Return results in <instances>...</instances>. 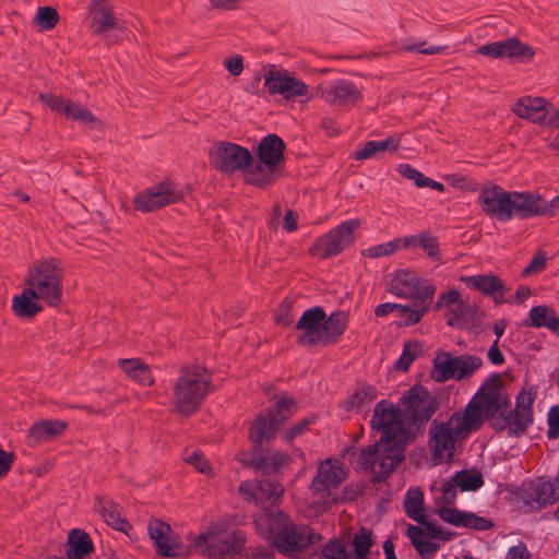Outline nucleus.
Here are the masks:
<instances>
[{"instance_id": "nucleus-15", "label": "nucleus", "mask_w": 559, "mask_h": 559, "mask_svg": "<svg viewBox=\"0 0 559 559\" xmlns=\"http://www.w3.org/2000/svg\"><path fill=\"white\" fill-rule=\"evenodd\" d=\"M182 197V192L177 190L173 182H159L136 193L133 198V207L143 213L154 212L177 203Z\"/></svg>"}, {"instance_id": "nucleus-19", "label": "nucleus", "mask_w": 559, "mask_h": 559, "mask_svg": "<svg viewBox=\"0 0 559 559\" xmlns=\"http://www.w3.org/2000/svg\"><path fill=\"white\" fill-rule=\"evenodd\" d=\"M461 281L467 287L480 292L485 296L491 297L496 305L511 302L509 299H504L502 295L508 290L506 283L492 273L462 276Z\"/></svg>"}, {"instance_id": "nucleus-64", "label": "nucleus", "mask_w": 559, "mask_h": 559, "mask_svg": "<svg viewBox=\"0 0 559 559\" xmlns=\"http://www.w3.org/2000/svg\"><path fill=\"white\" fill-rule=\"evenodd\" d=\"M293 321L292 302L288 299H284L276 313L275 323L286 328L292 325Z\"/></svg>"}, {"instance_id": "nucleus-33", "label": "nucleus", "mask_w": 559, "mask_h": 559, "mask_svg": "<svg viewBox=\"0 0 559 559\" xmlns=\"http://www.w3.org/2000/svg\"><path fill=\"white\" fill-rule=\"evenodd\" d=\"M119 367L133 380L143 386H151L154 378L148 365L140 358L119 359Z\"/></svg>"}, {"instance_id": "nucleus-18", "label": "nucleus", "mask_w": 559, "mask_h": 559, "mask_svg": "<svg viewBox=\"0 0 559 559\" xmlns=\"http://www.w3.org/2000/svg\"><path fill=\"white\" fill-rule=\"evenodd\" d=\"M542 216L550 218L548 201L540 193L514 191V217L528 219Z\"/></svg>"}, {"instance_id": "nucleus-58", "label": "nucleus", "mask_w": 559, "mask_h": 559, "mask_svg": "<svg viewBox=\"0 0 559 559\" xmlns=\"http://www.w3.org/2000/svg\"><path fill=\"white\" fill-rule=\"evenodd\" d=\"M439 518L448 524L459 527L463 510L450 508V506H441L436 510Z\"/></svg>"}, {"instance_id": "nucleus-52", "label": "nucleus", "mask_w": 559, "mask_h": 559, "mask_svg": "<svg viewBox=\"0 0 559 559\" xmlns=\"http://www.w3.org/2000/svg\"><path fill=\"white\" fill-rule=\"evenodd\" d=\"M519 500L523 501L526 506L535 509L533 503L538 506V493H536L535 485L533 481L525 484L523 483L512 492Z\"/></svg>"}, {"instance_id": "nucleus-53", "label": "nucleus", "mask_w": 559, "mask_h": 559, "mask_svg": "<svg viewBox=\"0 0 559 559\" xmlns=\"http://www.w3.org/2000/svg\"><path fill=\"white\" fill-rule=\"evenodd\" d=\"M394 456L390 460L388 469L380 471L372 475L370 483L373 485L381 484L396 469V467L405 460V454L401 450L394 451Z\"/></svg>"}, {"instance_id": "nucleus-28", "label": "nucleus", "mask_w": 559, "mask_h": 559, "mask_svg": "<svg viewBox=\"0 0 559 559\" xmlns=\"http://www.w3.org/2000/svg\"><path fill=\"white\" fill-rule=\"evenodd\" d=\"M522 326L546 328L559 335V317L554 308L538 305L531 308L528 317L521 323Z\"/></svg>"}, {"instance_id": "nucleus-50", "label": "nucleus", "mask_w": 559, "mask_h": 559, "mask_svg": "<svg viewBox=\"0 0 559 559\" xmlns=\"http://www.w3.org/2000/svg\"><path fill=\"white\" fill-rule=\"evenodd\" d=\"M400 243L401 239L396 238L386 243L377 245L366 250H362L361 253L362 255L372 259L391 255L399 249Z\"/></svg>"}, {"instance_id": "nucleus-12", "label": "nucleus", "mask_w": 559, "mask_h": 559, "mask_svg": "<svg viewBox=\"0 0 559 559\" xmlns=\"http://www.w3.org/2000/svg\"><path fill=\"white\" fill-rule=\"evenodd\" d=\"M323 536L308 525L298 527L295 523L273 540V546L280 554L289 559L301 558V552L320 543Z\"/></svg>"}, {"instance_id": "nucleus-36", "label": "nucleus", "mask_w": 559, "mask_h": 559, "mask_svg": "<svg viewBox=\"0 0 559 559\" xmlns=\"http://www.w3.org/2000/svg\"><path fill=\"white\" fill-rule=\"evenodd\" d=\"M425 496L420 488H411L407 490L404 499V510L406 515L418 525L425 523L428 516L425 513Z\"/></svg>"}, {"instance_id": "nucleus-16", "label": "nucleus", "mask_w": 559, "mask_h": 559, "mask_svg": "<svg viewBox=\"0 0 559 559\" xmlns=\"http://www.w3.org/2000/svg\"><path fill=\"white\" fill-rule=\"evenodd\" d=\"M246 536L242 531L236 530L225 537L214 536L209 542L205 534H200L194 542L195 547L206 545V554L209 557L225 559L227 556L239 555L245 546Z\"/></svg>"}, {"instance_id": "nucleus-17", "label": "nucleus", "mask_w": 559, "mask_h": 559, "mask_svg": "<svg viewBox=\"0 0 559 559\" xmlns=\"http://www.w3.org/2000/svg\"><path fill=\"white\" fill-rule=\"evenodd\" d=\"M264 86L270 95L280 94L285 99L306 96L309 92L306 83L300 79L289 75L287 71L270 70L264 74Z\"/></svg>"}, {"instance_id": "nucleus-42", "label": "nucleus", "mask_w": 559, "mask_h": 559, "mask_svg": "<svg viewBox=\"0 0 559 559\" xmlns=\"http://www.w3.org/2000/svg\"><path fill=\"white\" fill-rule=\"evenodd\" d=\"M191 551V545H185L179 535H171L157 555L162 558H188Z\"/></svg>"}, {"instance_id": "nucleus-6", "label": "nucleus", "mask_w": 559, "mask_h": 559, "mask_svg": "<svg viewBox=\"0 0 559 559\" xmlns=\"http://www.w3.org/2000/svg\"><path fill=\"white\" fill-rule=\"evenodd\" d=\"M480 427L464 412H453L448 421L433 419L429 427L428 444L435 459H441L444 451L449 456L455 451V442L466 439Z\"/></svg>"}, {"instance_id": "nucleus-46", "label": "nucleus", "mask_w": 559, "mask_h": 559, "mask_svg": "<svg viewBox=\"0 0 559 559\" xmlns=\"http://www.w3.org/2000/svg\"><path fill=\"white\" fill-rule=\"evenodd\" d=\"M417 246L420 247L431 260H441L438 239L437 237L431 236L430 233H421L418 235Z\"/></svg>"}, {"instance_id": "nucleus-9", "label": "nucleus", "mask_w": 559, "mask_h": 559, "mask_svg": "<svg viewBox=\"0 0 559 559\" xmlns=\"http://www.w3.org/2000/svg\"><path fill=\"white\" fill-rule=\"evenodd\" d=\"M211 166L225 175H233L237 171L246 174L253 167V155L251 152L237 143L229 141H217L209 151Z\"/></svg>"}, {"instance_id": "nucleus-60", "label": "nucleus", "mask_w": 559, "mask_h": 559, "mask_svg": "<svg viewBox=\"0 0 559 559\" xmlns=\"http://www.w3.org/2000/svg\"><path fill=\"white\" fill-rule=\"evenodd\" d=\"M547 438L556 440L559 438V405H552L549 408L547 416Z\"/></svg>"}, {"instance_id": "nucleus-5", "label": "nucleus", "mask_w": 559, "mask_h": 559, "mask_svg": "<svg viewBox=\"0 0 559 559\" xmlns=\"http://www.w3.org/2000/svg\"><path fill=\"white\" fill-rule=\"evenodd\" d=\"M285 150L286 143L280 135L263 136L255 150L258 160L246 174V183L263 190L271 188L284 173Z\"/></svg>"}, {"instance_id": "nucleus-38", "label": "nucleus", "mask_w": 559, "mask_h": 559, "mask_svg": "<svg viewBox=\"0 0 559 559\" xmlns=\"http://www.w3.org/2000/svg\"><path fill=\"white\" fill-rule=\"evenodd\" d=\"M376 539L370 528L361 526L352 539L353 550L350 557L354 559H367L371 554V547L374 545Z\"/></svg>"}, {"instance_id": "nucleus-61", "label": "nucleus", "mask_w": 559, "mask_h": 559, "mask_svg": "<svg viewBox=\"0 0 559 559\" xmlns=\"http://www.w3.org/2000/svg\"><path fill=\"white\" fill-rule=\"evenodd\" d=\"M459 486L452 481V477L441 486L440 502L442 506H454Z\"/></svg>"}, {"instance_id": "nucleus-35", "label": "nucleus", "mask_w": 559, "mask_h": 559, "mask_svg": "<svg viewBox=\"0 0 559 559\" xmlns=\"http://www.w3.org/2000/svg\"><path fill=\"white\" fill-rule=\"evenodd\" d=\"M378 397V391L376 386L364 383L357 386L350 397L341 403V407L345 412H352L356 409L359 412L362 407L371 404Z\"/></svg>"}, {"instance_id": "nucleus-49", "label": "nucleus", "mask_w": 559, "mask_h": 559, "mask_svg": "<svg viewBox=\"0 0 559 559\" xmlns=\"http://www.w3.org/2000/svg\"><path fill=\"white\" fill-rule=\"evenodd\" d=\"M323 556L329 559H350V552L346 550V544L338 539H330L323 547Z\"/></svg>"}, {"instance_id": "nucleus-14", "label": "nucleus", "mask_w": 559, "mask_h": 559, "mask_svg": "<svg viewBox=\"0 0 559 559\" xmlns=\"http://www.w3.org/2000/svg\"><path fill=\"white\" fill-rule=\"evenodd\" d=\"M478 203L486 215L499 222L514 217V191H507L499 185L481 188Z\"/></svg>"}, {"instance_id": "nucleus-41", "label": "nucleus", "mask_w": 559, "mask_h": 559, "mask_svg": "<svg viewBox=\"0 0 559 559\" xmlns=\"http://www.w3.org/2000/svg\"><path fill=\"white\" fill-rule=\"evenodd\" d=\"M423 355V343L418 340L407 341L404 344L401 356L394 365L396 371L407 372L413 361Z\"/></svg>"}, {"instance_id": "nucleus-54", "label": "nucleus", "mask_w": 559, "mask_h": 559, "mask_svg": "<svg viewBox=\"0 0 559 559\" xmlns=\"http://www.w3.org/2000/svg\"><path fill=\"white\" fill-rule=\"evenodd\" d=\"M67 117L74 121H79L84 126H92L96 121H98V119L93 115V112L90 109L82 107L75 103L72 104L71 114H68Z\"/></svg>"}, {"instance_id": "nucleus-27", "label": "nucleus", "mask_w": 559, "mask_h": 559, "mask_svg": "<svg viewBox=\"0 0 559 559\" xmlns=\"http://www.w3.org/2000/svg\"><path fill=\"white\" fill-rule=\"evenodd\" d=\"M69 424L64 420L45 419L34 423L27 432L29 443H44L60 437L67 430Z\"/></svg>"}, {"instance_id": "nucleus-43", "label": "nucleus", "mask_w": 559, "mask_h": 559, "mask_svg": "<svg viewBox=\"0 0 559 559\" xmlns=\"http://www.w3.org/2000/svg\"><path fill=\"white\" fill-rule=\"evenodd\" d=\"M534 421V413L526 411L513 409L512 426L509 429L511 437L520 438L526 433L527 428Z\"/></svg>"}, {"instance_id": "nucleus-10", "label": "nucleus", "mask_w": 559, "mask_h": 559, "mask_svg": "<svg viewBox=\"0 0 559 559\" xmlns=\"http://www.w3.org/2000/svg\"><path fill=\"white\" fill-rule=\"evenodd\" d=\"M502 376L499 372L491 373L481 383L463 411L480 428L486 421V417H492L498 414L500 392L504 388Z\"/></svg>"}, {"instance_id": "nucleus-39", "label": "nucleus", "mask_w": 559, "mask_h": 559, "mask_svg": "<svg viewBox=\"0 0 559 559\" xmlns=\"http://www.w3.org/2000/svg\"><path fill=\"white\" fill-rule=\"evenodd\" d=\"M452 481L459 486L460 491H476L484 486V477L477 468H464L452 476Z\"/></svg>"}, {"instance_id": "nucleus-25", "label": "nucleus", "mask_w": 559, "mask_h": 559, "mask_svg": "<svg viewBox=\"0 0 559 559\" xmlns=\"http://www.w3.org/2000/svg\"><path fill=\"white\" fill-rule=\"evenodd\" d=\"M331 462L328 459L324 463H321L318 467L317 474L313 476L310 489L313 493H329L330 485L337 487L343 483V480L347 476V471H345L342 466L330 465L325 467L324 464H329Z\"/></svg>"}, {"instance_id": "nucleus-22", "label": "nucleus", "mask_w": 559, "mask_h": 559, "mask_svg": "<svg viewBox=\"0 0 559 559\" xmlns=\"http://www.w3.org/2000/svg\"><path fill=\"white\" fill-rule=\"evenodd\" d=\"M322 97L331 105H357L362 99L361 91L348 80L334 81L322 91Z\"/></svg>"}, {"instance_id": "nucleus-2", "label": "nucleus", "mask_w": 559, "mask_h": 559, "mask_svg": "<svg viewBox=\"0 0 559 559\" xmlns=\"http://www.w3.org/2000/svg\"><path fill=\"white\" fill-rule=\"evenodd\" d=\"M274 419L269 420L266 414H259L252 421L248 438L252 447L247 450H241L236 455V460L243 468H250L255 472H261L264 476L275 475L281 469L292 463V456L283 451L273 450L269 451L264 448V442L273 440L276 437L274 430Z\"/></svg>"}, {"instance_id": "nucleus-24", "label": "nucleus", "mask_w": 559, "mask_h": 559, "mask_svg": "<svg viewBox=\"0 0 559 559\" xmlns=\"http://www.w3.org/2000/svg\"><path fill=\"white\" fill-rule=\"evenodd\" d=\"M88 11L94 34L102 35L118 27L108 0H92L88 4Z\"/></svg>"}, {"instance_id": "nucleus-32", "label": "nucleus", "mask_w": 559, "mask_h": 559, "mask_svg": "<svg viewBox=\"0 0 559 559\" xmlns=\"http://www.w3.org/2000/svg\"><path fill=\"white\" fill-rule=\"evenodd\" d=\"M419 278L414 271L400 269L394 273L388 290L401 298H411L417 293Z\"/></svg>"}, {"instance_id": "nucleus-56", "label": "nucleus", "mask_w": 559, "mask_h": 559, "mask_svg": "<svg viewBox=\"0 0 559 559\" xmlns=\"http://www.w3.org/2000/svg\"><path fill=\"white\" fill-rule=\"evenodd\" d=\"M547 266V257L543 250H537L530 263L522 271V276L527 277L535 273H540Z\"/></svg>"}, {"instance_id": "nucleus-13", "label": "nucleus", "mask_w": 559, "mask_h": 559, "mask_svg": "<svg viewBox=\"0 0 559 559\" xmlns=\"http://www.w3.org/2000/svg\"><path fill=\"white\" fill-rule=\"evenodd\" d=\"M512 111L518 117L539 126L559 129V109L543 97H521Z\"/></svg>"}, {"instance_id": "nucleus-51", "label": "nucleus", "mask_w": 559, "mask_h": 559, "mask_svg": "<svg viewBox=\"0 0 559 559\" xmlns=\"http://www.w3.org/2000/svg\"><path fill=\"white\" fill-rule=\"evenodd\" d=\"M399 309H401V316L404 317V320L396 324L399 326H411L419 323L429 308L423 307L421 309H413L411 306L401 305Z\"/></svg>"}, {"instance_id": "nucleus-55", "label": "nucleus", "mask_w": 559, "mask_h": 559, "mask_svg": "<svg viewBox=\"0 0 559 559\" xmlns=\"http://www.w3.org/2000/svg\"><path fill=\"white\" fill-rule=\"evenodd\" d=\"M425 524L426 533L436 540L449 542L455 536L454 532L443 528L441 525L437 524L435 520L428 519Z\"/></svg>"}, {"instance_id": "nucleus-21", "label": "nucleus", "mask_w": 559, "mask_h": 559, "mask_svg": "<svg viewBox=\"0 0 559 559\" xmlns=\"http://www.w3.org/2000/svg\"><path fill=\"white\" fill-rule=\"evenodd\" d=\"M292 523L289 516L280 509L275 512L266 509L259 519L254 520L259 534L264 539L271 542L272 545L273 540H276L282 532L286 531Z\"/></svg>"}, {"instance_id": "nucleus-47", "label": "nucleus", "mask_w": 559, "mask_h": 559, "mask_svg": "<svg viewBox=\"0 0 559 559\" xmlns=\"http://www.w3.org/2000/svg\"><path fill=\"white\" fill-rule=\"evenodd\" d=\"M35 22L45 31L53 28L59 22L58 11L49 5L40 7L35 15Z\"/></svg>"}, {"instance_id": "nucleus-26", "label": "nucleus", "mask_w": 559, "mask_h": 559, "mask_svg": "<svg viewBox=\"0 0 559 559\" xmlns=\"http://www.w3.org/2000/svg\"><path fill=\"white\" fill-rule=\"evenodd\" d=\"M40 300L34 287L25 286L20 295L13 297L11 308L17 318L32 320L44 309Z\"/></svg>"}, {"instance_id": "nucleus-62", "label": "nucleus", "mask_w": 559, "mask_h": 559, "mask_svg": "<svg viewBox=\"0 0 559 559\" xmlns=\"http://www.w3.org/2000/svg\"><path fill=\"white\" fill-rule=\"evenodd\" d=\"M187 461L190 464H192L198 472L204 475H210L212 472L211 464L205 459L203 452H201L200 450L192 452V454L189 456Z\"/></svg>"}, {"instance_id": "nucleus-31", "label": "nucleus", "mask_w": 559, "mask_h": 559, "mask_svg": "<svg viewBox=\"0 0 559 559\" xmlns=\"http://www.w3.org/2000/svg\"><path fill=\"white\" fill-rule=\"evenodd\" d=\"M67 559H86L94 551V544L90 535L80 528H73L63 545Z\"/></svg>"}, {"instance_id": "nucleus-59", "label": "nucleus", "mask_w": 559, "mask_h": 559, "mask_svg": "<svg viewBox=\"0 0 559 559\" xmlns=\"http://www.w3.org/2000/svg\"><path fill=\"white\" fill-rule=\"evenodd\" d=\"M258 492L267 499H277L283 495L284 489L280 483L271 480H258Z\"/></svg>"}, {"instance_id": "nucleus-3", "label": "nucleus", "mask_w": 559, "mask_h": 559, "mask_svg": "<svg viewBox=\"0 0 559 559\" xmlns=\"http://www.w3.org/2000/svg\"><path fill=\"white\" fill-rule=\"evenodd\" d=\"M348 314L337 310L330 316L321 306L306 309L297 321L295 329L301 333L297 336L299 346H333L340 343L348 329Z\"/></svg>"}, {"instance_id": "nucleus-40", "label": "nucleus", "mask_w": 559, "mask_h": 559, "mask_svg": "<svg viewBox=\"0 0 559 559\" xmlns=\"http://www.w3.org/2000/svg\"><path fill=\"white\" fill-rule=\"evenodd\" d=\"M150 538L154 542L156 554L169 542L171 527L166 522L152 518L147 524Z\"/></svg>"}, {"instance_id": "nucleus-30", "label": "nucleus", "mask_w": 559, "mask_h": 559, "mask_svg": "<svg viewBox=\"0 0 559 559\" xmlns=\"http://www.w3.org/2000/svg\"><path fill=\"white\" fill-rule=\"evenodd\" d=\"M395 452H386V443L381 442V438L370 444L361 449L359 455L356 459H349V464L354 468H361L366 472H374V464L379 459H392Z\"/></svg>"}, {"instance_id": "nucleus-37", "label": "nucleus", "mask_w": 559, "mask_h": 559, "mask_svg": "<svg viewBox=\"0 0 559 559\" xmlns=\"http://www.w3.org/2000/svg\"><path fill=\"white\" fill-rule=\"evenodd\" d=\"M535 489L536 493L540 496L538 497V506L535 507L536 510L554 504L559 500V477L556 476L554 479L542 477L535 484Z\"/></svg>"}, {"instance_id": "nucleus-1", "label": "nucleus", "mask_w": 559, "mask_h": 559, "mask_svg": "<svg viewBox=\"0 0 559 559\" xmlns=\"http://www.w3.org/2000/svg\"><path fill=\"white\" fill-rule=\"evenodd\" d=\"M436 395L421 384H414L400 399L399 405L381 400L374 405L370 427L381 432V442L386 443V452L405 451V444L414 442L417 435L439 409Z\"/></svg>"}, {"instance_id": "nucleus-11", "label": "nucleus", "mask_w": 559, "mask_h": 559, "mask_svg": "<svg viewBox=\"0 0 559 559\" xmlns=\"http://www.w3.org/2000/svg\"><path fill=\"white\" fill-rule=\"evenodd\" d=\"M360 226L358 218L342 222L324 235L318 237L309 247L308 253L322 260H328L342 253L355 242V233Z\"/></svg>"}, {"instance_id": "nucleus-29", "label": "nucleus", "mask_w": 559, "mask_h": 559, "mask_svg": "<svg viewBox=\"0 0 559 559\" xmlns=\"http://www.w3.org/2000/svg\"><path fill=\"white\" fill-rule=\"evenodd\" d=\"M406 535L421 559H430L440 549V545L435 543V539L426 533L425 523L419 525L408 524Z\"/></svg>"}, {"instance_id": "nucleus-7", "label": "nucleus", "mask_w": 559, "mask_h": 559, "mask_svg": "<svg viewBox=\"0 0 559 559\" xmlns=\"http://www.w3.org/2000/svg\"><path fill=\"white\" fill-rule=\"evenodd\" d=\"M62 277L63 269L57 259L51 258L29 266L24 285L34 287L47 306L57 308L62 304Z\"/></svg>"}, {"instance_id": "nucleus-34", "label": "nucleus", "mask_w": 559, "mask_h": 559, "mask_svg": "<svg viewBox=\"0 0 559 559\" xmlns=\"http://www.w3.org/2000/svg\"><path fill=\"white\" fill-rule=\"evenodd\" d=\"M500 59H516L520 61H530L534 58V49L526 44L521 43L518 37H509L499 40Z\"/></svg>"}, {"instance_id": "nucleus-44", "label": "nucleus", "mask_w": 559, "mask_h": 559, "mask_svg": "<svg viewBox=\"0 0 559 559\" xmlns=\"http://www.w3.org/2000/svg\"><path fill=\"white\" fill-rule=\"evenodd\" d=\"M38 99L48 106L52 111L58 114H63L68 116L71 114V106L73 104L72 100L66 99L60 95H55L51 93H40Z\"/></svg>"}, {"instance_id": "nucleus-20", "label": "nucleus", "mask_w": 559, "mask_h": 559, "mask_svg": "<svg viewBox=\"0 0 559 559\" xmlns=\"http://www.w3.org/2000/svg\"><path fill=\"white\" fill-rule=\"evenodd\" d=\"M485 317V311L479 310L476 305L460 301L454 309H450L447 324L453 328L459 326L460 329L478 331L483 326Z\"/></svg>"}, {"instance_id": "nucleus-23", "label": "nucleus", "mask_w": 559, "mask_h": 559, "mask_svg": "<svg viewBox=\"0 0 559 559\" xmlns=\"http://www.w3.org/2000/svg\"><path fill=\"white\" fill-rule=\"evenodd\" d=\"M95 509L111 528L128 534L132 530L126 516L122 514L121 507L111 498L96 496Z\"/></svg>"}, {"instance_id": "nucleus-45", "label": "nucleus", "mask_w": 559, "mask_h": 559, "mask_svg": "<svg viewBox=\"0 0 559 559\" xmlns=\"http://www.w3.org/2000/svg\"><path fill=\"white\" fill-rule=\"evenodd\" d=\"M318 418L317 414H310L308 417L298 420L284 432V440L292 443L297 437L305 435L310 426L317 423Z\"/></svg>"}, {"instance_id": "nucleus-8", "label": "nucleus", "mask_w": 559, "mask_h": 559, "mask_svg": "<svg viewBox=\"0 0 559 559\" xmlns=\"http://www.w3.org/2000/svg\"><path fill=\"white\" fill-rule=\"evenodd\" d=\"M483 365V359L474 355L455 356L450 352L439 348L432 360L430 378L439 383L449 380L461 381L471 378Z\"/></svg>"}, {"instance_id": "nucleus-57", "label": "nucleus", "mask_w": 559, "mask_h": 559, "mask_svg": "<svg viewBox=\"0 0 559 559\" xmlns=\"http://www.w3.org/2000/svg\"><path fill=\"white\" fill-rule=\"evenodd\" d=\"M460 297V292L455 288H452L439 296L438 300L435 304V309L439 310L445 307L448 310V318L450 316V309H453L452 306L455 305L456 307L460 304V301H462Z\"/></svg>"}, {"instance_id": "nucleus-4", "label": "nucleus", "mask_w": 559, "mask_h": 559, "mask_svg": "<svg viewBox=\"0 0 559 559\" xmlns=\"http://www.w3.org/2000/svg\"><path fill=\"white\" fill-rule=\"evenodd\" d=\"M173 388V405L185 417L197 414L207 395L214 391L212 372L205 367L182 365Z\"/></svg>"}, {"instance_id": "nucleus-48", "label": "nucleus", "mask_w": 559, "mask_h": 559, "mask_svg": "<svg viewBox=\"0 0 559 559\" xmlns=\"http://www.w3.org/2000/svg\"><path fill=\"white\" fill-rule=\"evenodd\" d=\"M537 385H531L528 389L525 386L515 396V408L534 413L533 405L537 397Z\"/></svg>"}, {"instance_id": "nucleus-63", "label": "nucleus", "mask_w": 559, "mask_h": 559, "mask_svg": "<svg viewBox=\"0 0 559 559\" xmlns=\"http://www.w3.org/2000/svg\"><path fill=\"white\" fill-rule=\"evenodd\" d=\"M298 409V405L295 399L286 397L284 394L275 402V411L274 413H278L280 415L286 414L287 416H293Z\"/></svg>"}]
</instances>
